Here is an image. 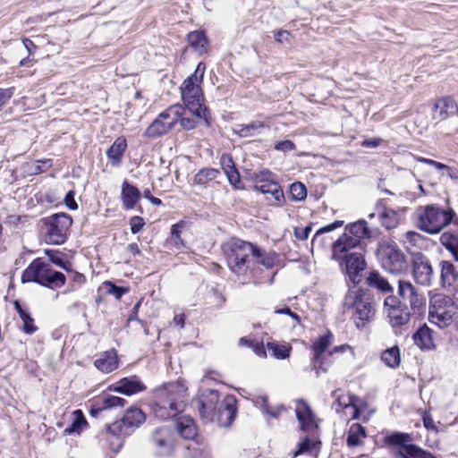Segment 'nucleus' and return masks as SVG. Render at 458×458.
Returning <instances> with one entry per match:
<instances>
[{
    "label": "nucleus",
    "mask_w": 458,
    "mask_h": 458,
    "mask_svg": "<svg viewBox=\"0 0 458 458\" xmlns=\"http://www.w3.org/2000/svg\"><path fill=\"white\" fill-rule=\"evenodd\" d=\"M73 420L72 425L65 428L64 433L72 435L73 433H79L84 426L87 425V420L81 410H76L72 412Z\"/></svg>",
    "instance_id": "obj_42"
},
{
    "label": "nucleus",
    "mask_w": 458,
    "mask_h": 458,
    "mask_svg": "<svg viewBox=\"0 0 458 458\" xmlns=\"http://www.w3.org/2000/svg\"><path fill=\"white\" fill-rule=\"evenodd\" d=\"M66 281L65 276L52 269L51 266L41 259H34L21 275L23 284L34 282L49 288L62 287Z\"/></svg>",
    "instance_id": "obj_7"
},
{
    "label": "nucleus",
    "mask_w": 458,
    "mask_h": 458,
    "mask_svg": "<svg viewBox=\"0 0 458 458\" xmlns=\"http://www.w3.org/2000/svg\"><path fill=\"white\" fill-rule=\"evenodd\" d=\"M267 349L276 359L284 360L289 357L292 347L289 344L268 342L267 344Z\"/></svg>",
    "instance_id": "obj_37"
},
{
    "label": "nucleus",
    "mask_w": 458,
    "mask_h": 458,
    "mask_svg": "<svg viewBox=\"0 0 458 458\" xmlns=\"http://www.w3.org/2000/svg\"><path fill=\"white\" fill-rule=\"evenodd\" d=\"M187 388L180 382H170L156 389L153 412L157 418L168 420L176 417L184 407Z\"/></svg>",
    "instance_id": "obj_1"
},
{
    "label": "nucleus",
    "mask_w": 458,
    "mask_h": 458,
    "mask_svg": "<svg viewBox=\"0 0 458 458\" xmlns=\"http://www.w3.org/2000/svg\"><path fill=\"white\" fill-rule=\"evenodd\" d=\"M180 118H179V123L182 126V129L186 130V131H190V130H192L196 127L197 125V122L195 119H193L192 117H188L186 116V111L184 109V107L182 106V110H180Z\"/></svg>",
    "instance_id": "obj_49"
},
{
    "label": "nucleus",
    "mask_w": 458,
    "mask_h": 458,
    "mask_svg": "<svg viewBox=\"0 0 458 458\" xmlns=\"http://www.w3.org/2000/svg\"><path fill=\"white\" fill-rule=\"evenodd\" d=\"M106 286H108L107 293L114 295L116 299H120L123 294L128 292V288L117 286L111 282L106 283Z\"/></svg>",
    "instance_id": "obj_53"
},
{
    "label": "nucleus",
    "mask_w": 458,
    "mask_h": 458,
    "mask_svg": "<svg viewBox=\"0 0 458 458\" xmlns=\"http://www.w3.org/2000/svg\"><path fill=\"white\" fill-rule=\"evenodd\" d=\"M422 420L425 428L428 430H434L437 431V425L434 422L432 416L429 412L425 411L422 415Z\"/></svg>",
    "instance_id": "obj_60"
},
{
    "label": "nucleus",
    "mask_w": 458,
    "mask_h": 458,
    "mask_svg": "<svg viewBox=\"0 0 458 458\" xmlns=\"http://www.w3.org/2000/svg\"><path fill=\"white\" fill-rule=\"evenodd\" d=\"M440 242L452 253L454 260L458 261V236L445 232L440 236Z\"/></svg>",
    "instance_id": "obj_35"
},
{
    "label": "nucleus",
    "mask_w": 458,
    "mask_h": 458,
    "mask_svg": "<svg viewBox=\"0 0 458 458\" xmlns=\"http://www.w3.org/2000/svg\"><path fill=\"white\" fill-rule=\"evenodd\" d=\"M145 225L144 219L141 216H135L130 219L131 232L136 234L141 231Z\"/></svg>",
    "instance_id": "obj_54"
},
{
    "label": "nucleus",
    "mask_w": 458,
    "mask_h": 458,
    "mask_svg": "<svg viewBox=\"0 0 458 458\" xmlns=\"http://www.w3.org/2000/svg\"><path fill=\"white\" fill-rule=\"evenodd\" d=\"M311 225H307L305 227H296L294 230V235L298 240L304 241L308 239L310 233L311 232Z\"/></svg>",
    "instance_id": "obj_58"
},
{
    "label": "nucleus",
    "mask_w": 458,
    "mask_h": 458,
    "mask_svg": "<svg viewBox=\"0 0 458 458\" xmlns=\"http://www.w3.org/2000/svg\"><path fill=\"white\" fill-rule=\"evenodd\" d=\"M182 228V223L174 224L171 227L170 242L177 249H180L181 247H182L184 245L183 241L181 237Z\"/></svg>",
    "instance_id": "obj_46"
},
{
    "label": "nucleus",
    "mask_w": 458,
    "mask_h": 458,
    "mask_svg": "<svg viewBox=\"0 0 458 458\" xmlns=\"http://www.w3.org/2000/svg\"><path fill=\"white\" fill-rule=\"evenodd\" d=\"M94 364L98 370L109 373L118 367L117 356L113 352H106L97 359Z\"/></svg>",
    "instance_id": "obj_33"
},
{
    "label": "nucleus",
    "mask_w": 458,
    "mask_h": 458,
    "mask_svg": "<svg viewBox=\"0 0 458 458\" xmlns=\"http://www.w3.org/2000/svg\"><path fill=\"white\" fill-rule=\"evenodd\" d=\"M454 216L453 209L444 210L436 205L419 207L415 214L416 225L428 233H438L452 222Z\"/></svg>",
    "instance_id": "obj_6"
},
{
    "label": "nucleus",
    "mask_w": 458,
    "mask_h": 458,
    "mask_svg": "<svg viewBox=\"0 0 458 458\" xmlns=\"http://www.w3.org/2000/svg\"><path fill=\"white\" fill-rule=\"evenodd\" d=\"M252 258L256 259L258 264L264 266L266 268H271L275 264L274 256L270 253H267L256 245H254Z\"/></svg>",
    "instance_id": "obj_39"
},
{
    "label": "nucleus",
    "mask_w": 458,
    "mask_h": 458,
    "mask_svg": "<svg viewBox=\"0 0 458 458\" xmlns=\"http://www.w3.org/2000/svg\"><path fill=\"white\" fill-rule=\"evenodd\" d=\"M145 420V414L136 407L128 409L123 417L107 426L110 433L117 436L131 435L133 430Z\"/></svg>",
    "instance_id": "obj_16"
},
{
    "label": "nucleus",
    "mask_w": 458,
    "mask_h": 458,
    "mask_svg": "<svg viewBox=\"0 0 458 458\" xmlns=\"http://www.w3.org/2000/svg\"><path fill=\"white\" fill-rule=\"evenodd\" d=\"M206 71V64L199 63L195 72L182 84L180 89L184 105L196 117L202 118L207 126L210 125V115L208 108L203 106L204 100L201 83Z\"/></svg>",
    "instance_id": "obj_2"
},
{
    "label": "nucleus",
    "mask_w": 458,
    "mask_h": 458,
    "mask_svg": "<svg viewBox=\"0 0 458 458\" xmlns=\"http://www.w3.org/2000/svg\"><path fill=\"white\" fill-rule=\"evenodd\" d=\"M440 268V286L448 293L455 295L458 292V270L456 267L449 260H441Z\"/></svg>",
    "instance_id": "obj_21"
},
{
    "label": "nucleus",
    "mask_w": 458,
    "mask_h": 458,
    "mask_svg": "<svg viewBox=\"0 0 458 458\" xmlns=\"http://www.w3.org/2000/svg\"><path fill=\"white\" fill-rule=\"evenodd\" d=\"M343 225H344V221L336 220L332 224H329L327 225H325V226L319 228L312 239V242H311L312 246L317 245L318 248L323 249L324 244L322 243L321 235H323L324 233L332 232V231L341 227Z\"/></svg>",
    "instance_id": "obj_41"
},
{
    "label": "nucleus",
    "mask_w": 458,
    "mask_h": 458,
    "mask_svg": "<svg viewBox=\"0 0 458 458\" xmlns=\"http://www.w3.org/2000/svg\"><path fill=\"white\" fill-rule=\"evenodd\" d=\"M382 361L390 368H396L400 364V351L397 346L386 349L381 355Z\"/></svg>",
    "instance_id": "obj_38"
},
{
    "label": "nucleus",
    "mask_w": 458,
    "mask_h": 458,
    "mask_svg": "<svg viewBox=\"0 0 458 458\" xmlns=\"http://www.w3.org/2000/svg\"><path fill=\"white\" fill-rule=\"evenodd\" d=\"M140 196L141 193L136 186L131 184L127 181L123 182L121 198L125 209L133 208L140 199Z\"/></svg>",
    "instance_id": "obj_27"
},
{
    "label": "nucleus",
    "mask_w": 458,
    "mask_h": 458,
    "mask_svg": "<svg viewBox=\"0 0 458 458\" xmlns=\"http://www.w3.org/2000/svg\"><path fill=\"white\" fill-rule=\"evenodd\" d=\"M295 413L303 431L313 430L318 427L315 414L305 401L296 402Z\"/></svg>",
    "instance_id": "obj_22"
},
{
    "label": "nucleus",
    "mask_w": 458,
    "mask_h": 458,
    "mask_svg": "<svg viewBox=\"0 0 458 458\" xmlns=\"http://www.w3.org/2000/svg\"><path fill=\"white\" fill-rule=\"evenodd\" d=\"M254 244L233 238L224 244L223 251L228 267L236 275H246L250 267V256H252Z\"/></svg>",
    "instance_id": "obj_8"
},
{
    "label": "nucleus",
    "mask_w": 458,
    "mask_h": 458,
    "mask_svg": "<svg viewBox=\"0 0 458 458\" xmlns=\"http://www.w3.org/2000/svg\"><path fill=\"white\" fill-rule=\"evenodd\" d=\"M382 267L392 274H401L407 269L403 252L395 244H386L378 251Z\"/></svg>",
    "instance_id": "obj_14"
},
{
    "label": "nucleus",
    "mask_w": 458,
    "mask_h": 458,
    "mask_svg": "<svg viewBox=\"0 0 458 458\" xmlns=\"http://www.w3.org/2000/svg\"><path fill=\"white\" fill-rule=\"evenodd\" d=\"M290 196L294 201L303 200L307 197V189L305 185L300 182H295L290 186Z\"/></svg>",
    "instance_id": "obj_44"
},
{
    "label": "nucleus",
    "mask_w": 458,
    "mask_h": 458,
    "mask_svg": "<svg viewBox=\"0 0 458 458\" xmlns=\"http://www.w3.org/2000/svg\"><path fill=\"white\" fill-rule=\"evenodd\" d=\"M275 149L282 152H288L295 149V144L290 140H280L275 144Z\"/></svg>",
    "instance_id": "obj_55"
},
{
    "label": "nucleus",
    "mask_w": 458,
    "mask_h": 458,
    "mask_svg": "<svg viewBox=\"0 0 458 458\" xmlns=\"http://www.w3.org/2000/svg\"><path fill=\"white\" fill-rule=\"evenodd\" d=\"M366 437V428L359 423H353L348 429L346 444L349 447L360 446Z\"/></svg>",
    "instance_id": "obj_31"
},
{
    "label": "nucleus",
    "mask_w": 458,
    "mask_h": 458,
    "mask_svg": "<svg viewBox=\"0 0 458 458\" xmlns=\"http://www.w3.org/2000/svg\"><path fill=\"white\" fill-rule=\"evenodd\" d=\"M381 142L382 139L380 138L367 139L361 142V146L364 148H377Z\"/></svg>",
    "instance_id": "obj_63"
},
{
    "label": "nucleus",
    "mask_w": 458,
    "mask_h": 458,
    "mask_svg": "<svg viewBox=\"0 0 458 458\" xmlns=\"http://www.w3.org/2000/svg\"><path fill=\"white\" fill-rule=\"evenodd\" d=\"M343 305L346 310H352V318L358 328H362L369 323L377 310L373 294L363 289L349 290Z\"/></svg>",
    "instance_id": "obj_4"
},
{
    "label": "nucleus",
    "mask_w": 458,
    "mask_h": 458,
    "mask_svg": "<svg viewBox=\"0 0 458 458\" xmlns=\"http://www.w3.org/2000/svg\"><path fill=\"white\" fill-rule=\"evenodd\" d=\"M189 46L199 55L207 52L208 40L202 30H194L187 35Z\"/></svg>",
    "instance_id": "obj_29"
},
{
    "label": "nucleus",
    "mask_w": 458,
    "mask_h": 458,
    "mask_svg": "<svg viewBox=\"0 0 458 458\" xmlns=\"http://www.w3.org/2000/svg\"><path fill=\"white\" fill-rule=\"evenodd\" d=\"M14 88L0 89V109L11 99L13 96Z\"/></svg>",
    "instance_id": "obj_57"
},
{
    "label": "nucleus",
    "mask_w": 458,
    "mask_h": 458,
    "mask_svg": "<svg viewBox=\"0 0 458 458\" xmlns=\"http://www.w3.org/2000/svg\"><path fill=\"white\" fill-rule=\"evenodd\" d=\"M387 446L394 448L395 458H435L431 453L412 443L411 434L394 432L384 438Z\"/></svg>",
    "instance_id": "obj_10"
},
{
    "label": "nucleus",
    "mask_w": 458,
    "mask_h": 458,
    "mask_svg": "<svg viewBox=\"0 0 458 458\" xmlns=\"http://www.w3.org/2000/svg\"><path fill=\"white\" fill-rule=\"evenodd\" d=\"M64 203L66 207L71 210H76L78 208V205L74 199V191H70L64 198Z\"/></svg>",
    "instance_id": "obj_61"
},
{
    "label": "nucleus",
    "mask_w": 458,
    "mask_h": 458,
    "mask_svg": "<svg viewBox=\"0 0 458 458\" xmlns=\"http://www.w3.org/2000/svg\"><path fill=\"white\" fill-rule=\"evenodd\" d=\"M457 110V105L454 99L451 98H443L438 100L434 105L432 116L435 120H444L449 114H454Z\"/></svg>",
    "instance_id": "obj_23"
},
{
    "label": "nucleus",
    "mask_w": 458,
    "mask_h": 458,
    "mask_svg": "<svg viewBox=\"0 0 458 458\" xmlns=\"http://www.w3.org/2000/svg\"><path fill=\"white\" fill-rule=\"evenodd\" d=\"M398 301L400 304L408 308L411 312L416 314L422 313L426 309V299L419 293L417 289L407 281L400 280L398 283Z\"/></svg>",
    "instance_id": "obj_15"
},
{
    "label": "nucleus",
    "mask_w": 458,
    "mask_h": 458,
    "mask_svg": "<svg viewBox=\"0 0 458 458\" xmlns=\"http://www.w3.org/2000/svg\"><path fill=\"white\" fill-rule=\"evenodd\" d=\"M46 255L49 258V260L56 265L57 267L68 270V267L66 266V263L63 260V259L60 256V253L57 250H45Z\"/></svg>",
    "instance_id": "obj_51"
},
{
    "label": "nucleus",
    "mask_w": 458,
    "mask_h": 458,
    "mask_svg": "<svg viewBox=\"0 0 458 458\" xmlns=\"http://www.w3.org/2000/svg\"><path fill=\"white\" fill-rule=\"evenodd\" d=\"M180 110H182L181 105L169 106L148 125L144 135L148 138L156 139L168 133L178 123L181 115Z\"/></svg>",
    "instance_id": "obj_11"
},
{
    "label": "nucleus",
    "mask_w": 458,
    "mask_h": 458,
    "mask_svg": "<svg viewBox=\"0 0 458 458\" xmlns=\"http://www.w3.org/2000/svg\"><path fill=\"white\" fill-rule=\"evenodd\" d=\"M267 125L263 122L259 121H253L249 124H242L239 125V129L236 131V132L241 137H253L257 135L259 130L266 127Z\"/></svg>",
    "instance_id": "obj_40"
},
{
    "label": "nucleus",
    "mask_w": 458,
    "mask_h": 458,
    "mask_svg": "<svg viewBox=\"0 0 458 458\" xmlns=\"http://www.w3.org/2000/svg\"><path fill=\"white\" fill-rule=\"evenodd\" d=\"M364 251L365 249L352 250L342 252L339 259H333L334 260L338 261L341 267L344 268L349 279L354 284L360 281L361 273L367 266L363 255Z\"/></svg>",
    "instance_id": "obj_13"
},
{
    "label": "nucleus",
    "mask_w": 458,
    "mask_h": 458,
    "mask_svg": "<svg viewBox=\"0 0 458 458\" xmlns=\"http://www.w3.org/2000/svg\"><path fill=\"white\" fill-rule=\"evenodd\" d=\"M221 165H222L223 170L225 174H227L230 170L236 169L235 165L230 157L223 156L221 158Z\"/></svg>",
    "instance_id": "obj_62"
},
{
    "label": "nucleus",
    "mask_w": 458,
    "mask_h": 458,
    "mask_svg": "<svg viewBox=\"0 0 458 458\" xmlns=\"http://www.w3.org/2000/svg\"><path fill=\"white\" fill-rule=\"evenodd\" d=\"M145 389L146 386L136 376L122 378L114 386V391L126 395H131Z\"/></svg>",
    "instance_id": "obj_25"
},
{
    "label": "nucleus",
    "mask_w": 458,
    "mask_h": 458,
    "mask_svg": "<svg viewBox=\"0 0 458 458\" xmlns=\"http://www.w3.org/2000/svg\"><path fill=\"white\" fill-rule=\"evenodd\" d=\"M366 407V403L360 397L352 394V403L350 408L352 409V419L356 420L360 417V411Z\"/></svg>",
    "instance_id": "obj_47"
},
{
    "label": "nucleus",
    "mask_w": 458,
    "mask_h": 458,
    "mask_svg": "<svg viewBox=\"0 0 458 458\" xmlns=\"http://www.w3.org/2000/svg\"><path fill=\"white\" fill-rule=\"evenodd\" d=\"M333 337V334L328 332L312 344L311 348L314 352L312 363L313 369L316 370L317 376L319 375L320 370L327 372L328 369L329 364L325 361L324 356L326 351L332 344Z\"/></svg>",
    "instance_id": "obj_20"
},
{
    "label": "nucleus",
    "mask_w": 458,
    "mask_h": 458,
    "mask_svg": "<svg viewBox=\"0 0 458 458\" xmlns=\"http://www.w3.org/2000/svg\"><path fill=\"white\" fill-rule=\"evenodd\" d=\"M269 176V172H262L260 174V178L256 182L255 189L264 194H267L269 190H271V184L277 183L276 181L270 180L268 178Z\"/></svg>",
    "instance_id": "obj_45"
},
{
    "label": "nucleus",
    "mask_w": 458,
    "mask_h": 458,
    "mask_svg": "<svg viewBox=\"0 0 458 458\" xmlns=\"http://www.w3.org/2000/svg\"><path fill=\"white\" fill-rule=\"evenodd\" d=\"M372 237L371 231L365 220H359L347 225L344 233L332 243V259H339L342 252L352 250H363L366 244L364 239Z\"/></svg>",
    "instance_id": "obj_5"
},
{
    "label": "nucleus",
    "mask_w": 458,
    "mask_h": 458,
    "mask_svg": "<svg viewBox=\"0 0 458 458\" xmlns=\"http://www.w3.org/2000/svg\"><path fill=\"white\" fill-rule=\"evenodd\" d=\"M175 435L169 427L156 428L150 437L156 455L169 456L173 454L175 446Z\"/></svg>",
    "instance_id": "obj_17"
},
{
    "label": "nucleus",
    "mask_w": 458,
    "mask_h": 458,
    "mask_svg": "<svg viewBox=\"0 0 458 458\" xmlns=\"http://www.w3.org/2000/svg\"><path fill=\"white\" fill-rule=\"evenodd\" d=\"M47 226V240L51 244H63L67 238V232L72 225L70 215L60 213L43 219Z\"/></svg>",
    "instance_id": "obj_12"
},
{
    "label": "nucleus",
    "mask_w": 458,
    "mask_h": 458,
    "mask_svg": "<svg viewBox=\"0 0 458 458\" xmlns=\"http://www.w3.org/2000/svg\"><path fill=\"white\" fill-rule=\"evenodd\" d=\"M227 178H228V181L236 189H241L242 188V182H241V177H240V174L238 173V171L236 169L234 170H230L229 173L226 174Z\"/></svg>",
    "instance_id": "obj_56"
},
{
    "label": "nucleus",
    "mask_w": 458,
    "mask_h": 458,
    "mask_svg": "<svg viewBox=\"0 0 458 458\" xmlns=\"http://www.w3.org/2000/svg\"><path fill=\"white\" fill-rule=\"evenodd\" d=\"M367 284L370 287L377 288L383 293L392 292V287L386 279L382 277L377 271H372L367 277Z\"/></svg>",
    "instance_id": "obj_34"
},
{
    "label": "nucleus",
    "mask_w": 458,
    "mask_h": 458,
    "mask_svg": "<svg viewBox=\"0 0 458 458\" xmlns=\"http://www.w3.org/2000/svg\"><path fill=\"white\" fill-rule=\"evenodd\" d=\"M376 210L377 212V216L381 222V225L386 229L391 230L399 225V214L395 210L383 206L382 201L377 203Z\"/></svg>",
    "instance_id": "obj_24"
},
{
    "label": "nucleus",
    "mask_w": 458,
    "mask_h": 458,
    "mask_svg": "<svg viewBox=\"0 0 458 458\" xmlns=\"http://www.w3.org/2000/svg\"><path fill=\"white\" fill-rule=\"evenodd\" d=\"M219 171L215 168H203L199 170L194 176L193 183L196 185H205L209 182L216 179Z\"/></svg>",
    "instance_id": "obj_36"
},
{
    "label": "nucleus",
    "mask_w": 458,
    "mask_h": 458,
    "mask_svg": "<svg viewBox=\"0 0 458 458\" xmlns=\"http://www.w3.org/2000/svg\"><path fill=\"white\" fill-rule=\"evenodd\" d=\"M412 267L415 281L421 285H430L434 278V270L429 259L421 252L412 253Z\"/></svg>",
    "instance_id": "obj_19"
},
{
    "label": "nucleus",
    "mask_w": 458,
    "mask_h": 458,
    "mask_svg": "<svg viewBox=\"0 0 458 458\" xmlns=\"http://www.w3.org/2000/svg\"><path fill=\"white\" fill-rule=\"evenodd\" d=\"M422 241L423 237L419 233H416L414 231H408L404 234L403 242L405 244L416 246Z\"/></svg>",
    "instance_id": "obj_52"
},
{
    "label": "nucleus",
    "mask_w": 458,
    "mask_h": 458,
    "mask_svg": "<svg viewBox=\"0 0 458 458\" xmlns=\"http://www.w3.org/2000/svg\"><path fill=\"white\" fill-rule=\"evenodd\" d=\"M413 341L421 350H430L434 346L432 330L423 325L413 335Z\"/></svg>",
    "instance_id": "obj_30"
},
{
    "label": "nucleus",
    "mask_w": 458,
    "mask_h": 458,
    "mask_svg": "<svg viewBox=\"0 0 458 458\" xmlns=\"http://www.w3.org/2000/svg\"><path fill=\"white\" fill-rule=\"evenodd\" d=\"M384 306L389 323L393 327L406 325L411 317L415 315L408 308L402 306L398 298L394 295H389L385 299Z\"/></svg>",
    "instance_id": "obj_18"
},
{
    "label": "nucleus",
    "mask_w": 458,
    "mask_h": 458,
    "mask_svg": "<svg viewBox=\"0 0 458 458\" xmlns=\"http://www.w3.org/2000/svg\"><path fill=\"white\" fill-rule=\"evenodd\" d=\"M271 190H269L267 193L274 199V202L272 204L279 206L284 200V191L278 182L271 184Z\"/></svg>",
    "instance_id": "obj_50"
},
{
    "label": "nucleus",
    "mask_w": 458,
    "mask_h": 458,
    "mask_svg": "<svg viewBox=\"0 0 458 458\" xmlns=\"http://www.w3.org/2000/svg\"><path fill=\"white\" fill-rule=\"evenodd\" d=\"M313 445V442L309 437H306L303 441L299 443L298 449L294 453V456H298L305 452L309 451Z\"/></svg>",
    "instance_id": "obj_59"
},
{
    "label": "nucleus",
    "mask_w": 458,
    "mask_h": 458,
    "mask_svg": "<svg viewBox=\"0 0 458 458\" xmlns=\"http://www.w3.org/2000/svg\"><path fill=\"white\" fill-rule=\"evenodd\" d=\"M458 306L451 296L435 294L430 299L429 320L441 328L455 325Z\"/></svg>",
    "instance_id": "obj_9"
},
{
    "label": "nucleus",
    "mask_w": 458,
    "mask_h": 458,
    "mask_svg": "<svg viewBox=\"0 0 458 458\" xmlns=\"http://www.w3.org/2000/svg\"><path fill=\"white\" fill-rule=\"evenodd\" d=\"M176 429L183 439L195 440L198 437L197 426L190 416L179 417L176 421Z\"/></svg>",
    "instance_id": "obj_26"
},
{
    "label": "nucleus",
    "mask_w": 458,
    "mask_h": 458,
    "mask_svg": "<svg viewBox=\"0 0 458 458\" xmlns=\"http://www.w3.org/2000/svg\"><path fill=\"white\" fill-rule=\"evenodd\" d=\"M125 403L126 401L122 397L106 394L98 401V406L96 408H92L90 413L92 416H97L99 412L103 411L114 407H123L125 404Z\"/></svg>",
    "instance_id": "obj_28"
},
{
    "label": "nucleus",
    "mask_w": 458,
    "mask_h": 458,
    "mask_svg": "<svg viewBox=\"0 0 458 458\" xmlns=\"http://www.w3.org/2000/svg\"><path fill=\"white\" fill-rule=\"evenodd\" d=\"M20 318L23 322L22 330L26 334L32 335L38 330V327L34 325V319L29 312H25Z\"/></svg>",
    "instance_id": "obj_48"
},
{
    "label": "nucleus",
    "mask_w": 458,
    "mask_h": 458,
    "mask_svg": "<svg viewBox=\"0 0 458 458\" xmlns=\"http://www.w3.org/2000/svg\"><path fill=\"white\" fill-rule=\"evenodd\" d=\"M127 148V142L123 137L117 138L112 146L107 149L106 156L113 165H120L123 155Z\"/></svg>",
    "instance_id": "obj_32"
},
{
    "label": "nucleus",
    "mask_w": 458,
    "mask_h": 458,
    "mask_svg": "<svg viewBox=\"0 0 458 458\" xmlns=\"http://www.w3.org/2000/svg\"><path fill=\"white\" fill-rule=\"evenodd\" d=\"M289 37H290V33L287 31V30H277L275 32V38L277 42H284V40L285 41H288L289 39Z\"/></svg>",
    "instance_id": "obj_64"
},
{
    "label": "nucleus",
    "mask_w": 458,
    "mask_h": 458,
    "mask_svg": "<svg viewBox=\"0 0 458 458\" xmlns=\"http://www.w3.org/2000/svg\"><path fill=\"white\" fill-rule=\"evenodd\" d=\"M333 396L335 398V406L336 412H339L340 409H349L350 404L352 403V394H342L340 390H336L333 393Z\"/></svg>",
    "instance_id": "obj_43"
},
{
    "label": "nucleus",
    "mask_w": 458,
    "mask_h": 458,
    "mask_svg": "<svg viewBox=\"0 0 458 458\" xmlns=\"http://www.w3.org/2000/svg\"><path fill=\"white\" fill-rule=\"evenodd\" d=\"M197 408L202 420L216 421L219 426H229L234 419L235 408L228 402L219 401L216 390H204L197 401Z\"/></svg>",
    "instance_id": "obj_3"
}]
</instances>
